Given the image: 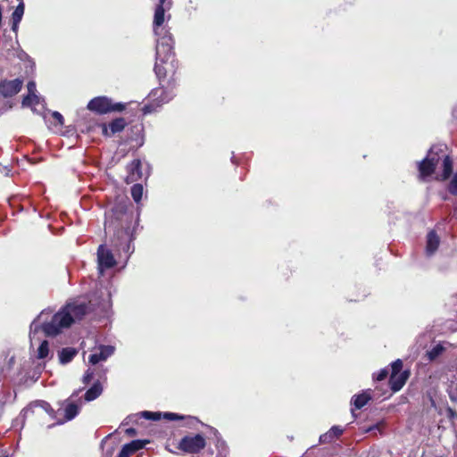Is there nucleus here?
Segmentation results:
<instances>
[{
	"instance_id": "obj_1",
	"label": "nucleus",
	"mask_w": 457,
	"mask_h": 457,
	"mask_svg": "<svg viewBox=\"0 0 457 457\" xmlns=\"http://www.w3.org/2000/svg\"><path fill=\"white\" fill-rule=\"evenodd\" d=\"M155 55L154 70L160 87L154 88L152 94L158 96L162 102H168L171 99V93L177 86V71L179 69L172 35L165 34L161 39H157Z\"/></svg>"
},
{
	"instance_id": "obj_2",
	"label": "nucleus",
	"mask_w": 457,
	"mask_h": 457,
	"mask_svg": "<svg viewBox=\"0 0 457 457\" xmlns=\"http://www.w3.org/2000/svg\"><path fill=\"white\" fill-rule=\"evenodd\" d=\"M133 220L132 212H128L127 206L116 204L111 209L110 215L105 220V230L114 229L112 245L117 251L129 253L135 239L130 224Z\"/></svg>"
},
{
	"instance_id": "obj_3",
	"label": "nucleus",
	"mask_w": 457,
	"mask_h": 457,
	"mask_svg": "<svg viewBox=\"0 0 457 457\" xmlns=\"http://www.w3.org/2000/svg\"><path fill=\"white\" fill-rule=\"evenodd\" d=\"M87 311V303H67L53 315L49 322L43 323L41 329L46 337L57 336L62 328H70L76 320H81Z\"/></svg>"
},
{
	"instance_id": "obj_4",
	"label": "nucleus",
	"mask_w": 457,
	"mask_h": 457,
	"mask_svg": "<svg viewBox=\"0 0 457 457\" xmlns=\"http://www.w3.org/2000/svg\"><path fill=\"white\" fill-rule=\"evenodd\" d=\"M87 108L97 114H106L110 112H120L125 110L126 104L122 103H113L112 100L107 96H96L92 98Z\"/></svg>"
},
{
	"instance_id": "obj_5",
	"label": "nucleus",
	"mask_w": 457,
	"mask_h": 457,
	"mask_svg": "<svg viewBox=\"0 0 457 457\" xmlns=\"http://www.w3.org/2000/svg\"><path fill=\"white\" fill-rule=\"evenodd\" d=\"M403 361L400 359L391 363V374L388 383L394 393L400 391L410 377V370H403Z\"/></svg>"
},
{
	"instance_id": "obj_6",
	"label": "nucleus",
	"mask_w": 457,
	"mask_h": 457,
	"mask_svg": "<svg viewBox=\"0 0 457 457\" xmlns=\"http://www.w3.org/2000/svg\"><path fill=\"white\" fill-rule=\"evenodd\" d=\"M206 439L201 434L187 435L183 436L177 448L186 453L197 454L206 446Z\"/></svg>"
},
{
	"instance_id": "obj_7",
	"label": "nucleus",
	"mask_w": 457,
	"mask_h": 457,
	"mask_svg": "<svg viewBox=\"0 0 457 457\" xmlns=\"http://www.w3.org/2000/svg\"><path fill=\"white\" fill-rule=\"evenodd\" d=\"M171 5V0H159L155 7L153 25L154 34L158 37V39H161L165 34L171 35L169 30L162 27L165 20V11L170 10Z\"/></svg>"
},
{
	"instance_id": "obj_8",
	"label": "nucleus",
	"mask_w": 457,
	"mask_h": 457,
	"mask_svg": "<svg viewBox=\"0 0 457 457\" xmlns=\"http://www.w3.org/2000/svg\"><path fill=\"white\" fill-rule=\"evenodd\" d=\"M22 86L23 79L19 78L12 80H0V95L5 98L12 97L21 90Z\"/></svg>"
},
{
	"instance_id": "obj_9",
	"label": "nucleus",
	"mask_w": 457,
	"mask_h": 457,
	"mask_svg": "<svg viewBox=\"0 0 457 457\" xmlns=\"http://www.w3.org/2000/svg\"><path fill=\"white\" fill-rule=\"evenodd\" d=\"M102 129L103 136L106 137H112L116 133L121 132L127 126V121L124 118L119 117L112 120L109 124L101 123L99 125Z\"/></svg>"
},
{
	"instance_id": "obj_10",
	"label": "nucleus",
	"mask_w": 457,
	"mask_h": 457,
	"mask_svg": "<svg viewBox=\"0 0 457 457\" xmlns=\"http://www.w3.org/2000/svg\"><path fill=\"white\" fill-rule=\"evenodd\" d=\"M34 407H41L42 409H44L53 419H55V420H59L57 414L59 413L60 411H62V409H59L57 411H55L52 406L50 405L49 403L46 402V401H35V402H32L30 403L27 407H25L22 411H21V415L23 418H27L29 417V415L30 413H33L34 411H33V408Z\"/></svg>"
},
{
	"instance_id": "obj_11",
	"label": "nucleus",
	"mask_w": 457,
	"mask_h": 457,
	"mask_svg": "<svg viewBox=\"0 0 457 457\" xmlns=\"http://www.w3.org/2000/svg\"><path fill=\"white\" fill-rule=\"evenodd\" d=\"M127 176L125 182L131 184L137 182L142 178V163L139 159H134L126 166Z\"/></svg>"
},
{
	"instance_id": "obj_12",
	"label": "nucleus",
	"mask_w": 457,
	"mask_h": 457,
	"mask_svg": "<svg viewBox=\"0 0 457 457\" xmlns=\"http://www.w3.org/2000/svg\"><path fill=\"white\" fill-rule=\"evenodd\" d=\"M97 260L98 265L102 269H111L116 265L113 254L104 245H100L97 249Z\"/></svg>"
},
{
	"instance_id": "obj_13",
	"label": "nucleus",
	"mask_w": 457,
	"mask_h": 457,
	"mask_svg": "<svg viewBox=\"0 0 457 457\" xmlns=\"http://www.w3.org/2000/svg\"><path fill=\"white\" fill-rule=\"evenodd\" d=\"M163 418L168 420H183L184 425L189 428H195L196 425L204 423L196 417L184 416L174 412H164Z\"/></svg>"
},
{
	"instance_id": "obj_14",
	"label": "nucleus",
	"mask_w": 457,
	"mask_h": 457,
	"mask_svg": "<svg viewBox=\"0 0 457 457\" xmlns=\"http://www.w3.org/2000/svg\"><path fill=\"white\" fill-rule=\"evenodd\" d=\"M114 347L112 345H101L99 353H95L89 355L88 361L91 364L96 365L101 361H105L114 353Z\"/></svg>"
},
{
	"instance_id": "obj_15",
	"label": "nucleus",
	"mask_w": 457,
	"mask_h": 457,
	"mask_svg": "<svg viewBox=\"0 0 457 457\" xmlns=\"http://www.w3.org/2000/svg\"><path fill=\"white\" fill-rule=\"evenodd\" d=\"M436 167L434 163L426 157L418 162L419 179L420 180L426 179L428 177L435 173Z\"/></svg>"
},
{
	"instance_id": "obj_16",
	"label": "nucleus",
	"mask_w": 457,
	"mask_h": 457,
	"mask_svg": "<svg viewBox=\"0 0 457 457\" xmlns=\"http://www.w3.org/2000/svg\"><path fill=\"white\" fill-rule=\"evenodd\" d=\"M63 418L58 420V423L62 424L66 421L73 420L79 412V406L73 403L66 401L62 409Z\"/></svg>"
},
{
	"instance_id": "obj_17",
	"label": "nucleus",
	"mask_w": 457,
	"mask_h": 457,
	"mask_svg": "<svg viewBox=\"0 0 457 457\" xmlns=\"http://www.w3.org/2000/svg\"><path fill=\"white\" fill-rule=\"evenodd\" d=\"M143 131L142 124H135L130 126L129 134L127 137L128 142H136L139 145H143Z\"/></svg>"
},
{
	"instance_id": "obj_18",
	"label": "nucleus",
	"mask_w": 457,
	"mask_h": 457,
	"mask_svg": "<svg viewBox=\"0 0 457 457\" xmlns=\"http://www.w3.org/2000/svg\"><path fill=\"white\" fill-rule=\"evenodd\" d=\"M440 238L436 231L431 230L427 235L426 252L428 255H432L438 249Z\"/></svg>"
},
{
	"instance_id": "obj_19",
	"label": "nucleus",
	"mask_w": 457,
	"mask_h": 457,
	"mask_svg": "<svg viewBox=\"0 0 457 457\" xmlns=\"http://www.w3.org/2000/svg\"><path fill=\"white\" fill-rule=\"evenodd\" d=\"M344 432L340 426H333L327 433L320 435V443L328 444L338 438Z\"/></svg>"
},
{
	"instance_id": "obj_20",
	"label": "nucleus",
	"mask_w": 457,
	"mask_h": 457,
	"mask_svg": "<svg viewBox=\"0 0 457 457\" xmlns=\"http://www.w3.org/2000/svg\"><path fill=\"white\" fill-rule=\"evenodd\" d=\"M78 351L74 347H65L59 351V361L62 364H67L71 362L73 358L77 355Z\"/></svg>"
},
{
	"instance_id": "obj_21",
	"label": "nucleus",
	"mask_w": 457,
	"mask_h": 457,
	"mask_svg": "<svg viewBox=\"0 0 457 457\" xmlns=\"http://www.w3.org/2000/svg\"><path fill=\"white\" fill-rule=\"evenodd\" d=\"M102 392L103 386L100 381L97 380L92 385V386L89 389L87 390L84 398L87 402L94 401L101 395Z\"/></svg>"
},
{
	"instance_id": "obj_22",
	"label": "nucleus",
	"mask_w": 457,
	"mask_h": 457,
	"mask_svg": "<svg viewBox=\"0 0 457 457\" xmlns=\"http://www.w3.org/2000/svg\"><path fill=\"white\" fill-rule=\"evenodd\" d=\"M24 4L20 3L12 14V30L17 32L19 23L24 14Z\"/></svg>"
},
{
	"instance_id": "obj_23",
	"label": "nucleus",
	"mask_w": 457,
	"mask_h": 457,
	"mask_svg": "<svg viewBox=\"0 0 457 457\" xmlns=\"http://www.w3.org/2000/svg\"><path fill=\"white\" fill-rule=\"evenodd\" d=\"M453 159L448 154L443 155L442 180H446L453 173Z\"/></svg>"
},
{
	"instance_id": "obj_24",
	"label": "nucleus",
	"mask_w": 457,
	"mask_h": 457,
	"mask_svg": "<svg viewBox=\"0 0 457 457\" xmlns=\"http://www.w3.org/2000/svg\"><path fill=\"white\" fill-rule=\"evenodd\" d=\"M370 399V395L363 392L360 395H353L352 398V403L354 405L355 409L360 410L365 406Z\"/></svg>"
},
{
	"instance_id": "obj_25",
	"label": "nucleus",
	"mask_w": 457,
	"mask_h": 457,
	"mask_svg": "<svg viewBox=\"0 0 457 457\" xmlns=\"http://www.w3.org/2000/svg\"><path fill=\"white\" fill-rule=\"evenodd\" d=\"M439 153H443V150L442 149H437L436 146L433 145L429 151L428 152V154L426 156L427 159H428L429 161H431L434 165L436 167L439 161L442 159L443 160V156L440 155Z\"/></svg>"
},
{
	"instance_id": "obj_26",
	"label": "nucleus",
	"mask_w": 457,
	"mask_h": 457,
	"mask_svg": "<svg viewBox=\"0 0 457 457\" xmlns=\"http://www.w3.org/2000/svg\"><path fill=\"white\" fill-rule=\"evenodd\" d=\"M445 350V348L441 344H437L436 345H435L433 348L427 352L428 359L429 361L436 360L439 355L443 353Z\"/></svg>"
},
{
	"instance_id": "obj_27",
	"label": "nucleus",
	"mask_w": 457,
	"mask_h": 457,
	"mask_svg": "<svg viewBox=\"0 0 457 457\" xmlns=\"http://www.w3.org/2000/svg\"><path fill=\"white\" fill-rule=\"evenodd\" d=\"M131 196L137 204L140 203L143 196V186L141 184L136 183L132 186Z\"/></svg>"
},
{
	"instance_id": "obj_28",
	"label": "nucleus",
	"mask_w": 457,
	"mask_h": 457,
	"mask_svg": "<svg viewBox=\"0 0 457 457\" xmlns=\"http://www.w3.org/2000/svg\"><path fill=\"white\" fill-rule=\"evenodd\" d=\"M164 413L160 411H145L140 413L141 417L150 420H160Z\"/></svg>"
},
{
	"instance_id": "obj_29",
	"label": "nucleus",
	"mask_w": 457,
	"mask_h": 457,
	"mask_svg": "<svg viewBox=\"0 0 457 457\" xmlns=\"http://www.w3.org/2000/svg\"><path fill=\"white\" fill-rule=\"evenodd\" d=\"M49 353V344L46 340H44L37 349V358L45 359Z\"/></svg>"
},
{
	"instance_id": "obj_30",
	"label": "nucleus",
	"mask_w": 457,
	"mask_h": 457,
	"mask_svg": "<svg viewBox=\"0 0 457 457\" xmlns=\"http://www.w3.org/2000/svg\"><path fill=\"white\" fill-rule=\"evenodd\" d=\"M149 443H150V440L137 439V440H133L130 443H129V445L132 448V451H134V453H136L138 450L143 449Z\"/></svg>"
},
{
	"instance_id": "obj_31",
	"label": "nucleus",
	"mask_w": 457,
	"mask_h": 457,
	"mask_svg": "<svg viewBox=\"0 0 457 457\" xmlns=\"http://www.w3.org/2000/svg\"><path fill=\"white\" fill-rule=\"evenodd\" d=\"M37 104H38V97L37 95L28 94L22 98V105L24 106H29Z\"/></svg>"
},
{
	"instance_id": "obj_32",
	"label": "nucleus",
	"mask_w": 457,
	"mask_h": 457,
	"mask_svg": "<svg viewBox=\"0 0 457 457\" xmlns=\"http://www.w3.org/2000/svg\"><path fill=\"white\" fill-rule=\"evenodd\" d=\"M447 190L451 195L457 196V172L453 174L450 180Z\"/></svg>"
},
{
	"instance_id": "obj_33",
	"label": "nucleus",
	"mask_w": 457,
	"mask_h": 457,
	"mask_svg": "<svg viewBox=\"0 0 457 457\" xmlns=\"http://www.w3.org/2000/svg\"><path fill=\"white\" fill-rule=\"evenodd\" d=\"M452 402L457 403V383L452 382L447 388Z\"/></svg>"
},
{
	"instance_id": "obj_34",
	"label": "nucleus",
	"mask_w": 457,
	"mask_h": 457,
	"mask_svg": "<svg viewBox=\"0 0 457 457\" xmlns=\"http://www.w3.org/2000/svg\"><path fill=\"white\" fill-rule=\"evenodd\" d=\"M134 453V451H132V448L129 445V444H126L122 446L117 457H130Z\"/></svg>"
},
{
	"instance_id": "obj_35",
	"label": "nucleus",
	"mask_w": 457,
	"mask_h": 457,
	"mask_svg": "<svg viewBox=\"0 0 457 457\" xmlns=\"http://www.w3.org/2000/svg\"><path fill=\"white\" fill-rule=\"evenodd\" d=\"M389 374L387 368L381 369L378 373L373 374V379L376 381L385 380Z\"/></svg>"
},
{
	"instance_id": "obj_36",
	"label": "nucleus",
	"mask_w": 457,
	"mask_h": 457,
	"mask_svg": "<svg viewBox=\"0 0 457 457\" xmlns=\"http://www.w3.org/2000/svg\"><path fill=\"white\" fill-rule=\"evenodd\" d=\"M27 88H28V94L36 95L37 86H36L35 81H33V80L29 81L27 84Z\"/></svg>"
},
{
	"instance_id": "obj_37",
	"label": "nucleus",
	"mask_w": 457,
	"mask_h": 457,
	"mask_svg": "<svg viewBox=\"0 0 457 457\" xmlns=\"http://www.w3.org/2000/svg\"><path fill=\"white\" fill-rule=\"evenodd\" d=\"M52 117L57 121L59 125H63L64 118L59 112H54Z\"/></svg>"
},
{
	"instance_id": "obj_38",
	"label": "nucleus",
	"mask_w": 457,
	"mask_h": 457,
	"mask_svg": "<svg viewBox=\"0 0 457 457\" xmlns=\"http://www.w3.org/2000/svg\"><path fill=\"white\" fill-rule=\"evenodd\" d=\"M92 379H93V371H91L90 370H87L83 376V383L86 385L89 384Z\"/></svg>"
},
{
	"instance_id": "obj_39",
	"label": "nucleus",
	"mask_w": 457,
	"mask_h": 457,
	"mask_svg": "<svg viewBox=\"0 0 457 457\" xmlns=\"http://www.w3.org/2000/svg\"><path fill=\"white\" fill-rule=\"evenodd\" d=\"M125 433H126V435H127V436H137V429H136V428H127V429L125 430Z\"/></svg>"
},
{
	"instance_id": "obj_40",
	"label": "nucleus",
	"mask_w": 457,
	"mask_h": 457,
	"mask_svg": "<svg viewBox=\"0 0 457 457\" xmlns=\"http://www.w3.org/2000/svg\"><path fill=\"white\" fill-rule=\"evenodd\" d=\"M207 427L211 430V432L213 433L214 436H217L219 435V431L215 428H212V427H210V426H207Z\"/></svg>"
}]
</instances>
